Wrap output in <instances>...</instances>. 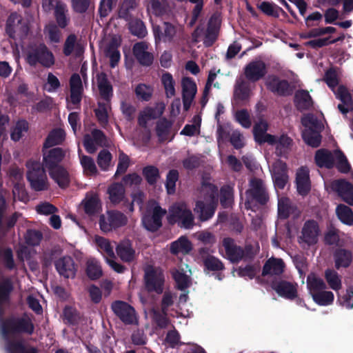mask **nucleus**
<instances>
[{
    "instance_id": "nucleus-1",
    "label": "nucleus",
    "mask_w": 353,
    "mask_h": 353,
    "mask_svg": "<svg viewBox=\"0 0 353 353\" xmlns=\"http://www.w3.org/2000/svg\"><path fill=\"white\" fill-rule=\"evenodd\" d=\"M200 198L195 202L194 212L201 221L211 219L216 208L217 188L212 183L203 182L199 190Z\"/></svg>"
},
{
    "instance_id": "nucleus-2",
    "label": "nucleus",
    "mask_w": 353,
    "mask_h": 353,
    "mask_svg": "<svg viewBox=\"0 0 353 353\" xmlns=\"http://www.w3.org/2000/svg\"><path fill=\"white\" fill-rule=\"evenodd\" d=\"M166 212L157 201H149L141 219L143 227L150 232L158 230L162 225L161 221Z\"/></svg>"
},
{
    "instance_id": "nucleus-3",
    "label": "nucleus",
    "mask_w": 353,
    "mask_h": 353,
    "mask_svg": "<svg viewBox=\"0 0 353 353\" xmlns=\"http://www.w3.org/2000/svg\"><path fill=\"white\" fill-rule=\"evenodd\" d=\"M26 61L30 65L34 66L39 63L45 68H50L55 61L52 52L43 43L30 46Z\"/></svg>"
},
{
    "instance_id": "nucleus-4",
    "label": "nucleus",
    "mask_w": 353,
    "mask_h": 353,
    "mask_svg": "<svg viewBox=\"0 0 353 353\" xmlns=\"http://www.w3.org/2000/svg\"><path fill=\"white\" fill-rule=\"evenodd\" d=\"M169 221L176 223L180 228L191 229L194 225V216L191 210L184 203L174 204L169 210Z\"/></svg>"
},
{
    "instance_id": "nucleus-5",
    "label": "nucleus",
    "mask_w": 353,
    "mask_h": 353,
    "mask_svg": "<svg viewBox=\"0 0 353 353\" xmlns=\"http://www.w3.org/2000/svg\"><path fill=\"white\" fill-rule=\"evenodd\" d=\"M218 31L217 19L212 17L206 28L200 25L194 30L192 34V39L195 43L202 41L205 47H210L216 40Z\"/></svg>"
},
{
    "instance_id": "nucleus-6",
    "label": "nucleus",
    "mask_w": 353,
    "mask_h": 353,
    "mask_svg": "<svg viewBox=\"0 0 353 353\" xmlns=\"http://www.w3.org/2000/svg\"><path fill=\"white\" fill-rule=\"evenodd\" d=\"M28 171L27 178L32 189L35 191H41L48 189V183L45 170L41 163L36 161H30L27 163Z\"/></svg>"
},
{
    "instance_id": "nucleus-7",
    "label": "nucleus",
    "mask_w": 353,
    "mask_h": 353,
    "mask_svg": "<svg viewBox=\"0 0 353 353\" xmlns=\"http://www.w3.org/2000/svg\"><path fill=\"white\" fill-rule=\"evenodd\" d=\"M34 325L27 315L21 317H12L7 319L2 324V332L4 336L13 333H26L32 334L34 332Z\"/></svg>"
},
{
    "instance_id": "nucleus-8",
    "label": "nucleus",
    "mask_w": 353,
    "mask_h": 353,
    "mask_svg": "<svg viewBox=\"0 0 353 353\" xmlns=\"http://www.w3.org/2000/svg\"><path fill=\"white\" fill-rule=\"evenodd\" d=\"M30 27L21 15L11 13L6 22V32L13 39H23L28 34Z\"/></svg>"
},
{
    "instance_id": "nucleus-9",
    "label": "nucleus",
    "mask_w": 353,
    "mask_h": 353,
    "mask_svg": "<svg viewBox=\"0 0 353 353\" xmlns=\"http://www.w3.org/2000/svg\"><path fill=\"white\" fill-rule=\"evenodd\" d=\"M222 244L225 251L226 257L232 263L251 259L254 256V253L251 252V246H246L245 249H243L236 245L231 238H224Z\"/></svg>"
},
{
    "instance_id": "nucleus-10",
    "label": "nucleus",
    "mask_w": 353,
    "mask_h": 353,
    "mask_svg": "<svg viewBox=\"0 0 353 353\" xmlns=\"http://www.w3.org/2000/svg\"><path fill=\"white\" fill-rule=\"evenodd\" d=\"M128 223V217L118 210L108 211L99 218V226L103 232H109L113 230L123 227Z\"/></svg>"
},
{
    "instance_id": "nucleus-11",
    "label": "nucleus",
    "mask_w": 353,
    "mask_h": 353,
    "mask_svg": "<svg viewBox=\"0 0 353 353\" xmlns=\"http://www.w3.org/2000/svg\"><path fill=\"white\" fill-rule=\"evenodd\" d=\"M321 234V231L317 221L314 220L306 221L298 236V243L302 245L310 246L316 244Z\"/></svg>"
},
{
    "instance_id": "nucleus-12",
    "label": "nucleus",
    "mask_w": 353,
    "mask_h": 353,
    "mask_svg": "<svg viewBox=\"0 0 353 353\" xmlns=\"http://www.w3.org/2000/svg\"><path fill=\"white\" fill-rule=\"evenodd\" d=\"M42 6L46 12L54 10V17L60 28H65L70 22L66 5L59 0H43Z\"/></svg>"
},
{
    "instance_id": "nucleus-13",
    "label": "nucleus",
    "mask_w": 353,
    "mask_h": 353,
    "mask_svg": "<svg viewBox=\"0 0 353 353\" xmlns=\"http://www.w3.org/2000/svg\"><path fill=\"white\" fill-rule=\"evenodd\" d=\"M247 201L245 206L248 208L250 200L265 204L269 199L268 194L263 181L257 178H253L250 181V188L246 191Z\"/></svg>"
},
{
    "instance_id": "nucleus-14",
    "label": "nucleus",
    "mask_w": 353,
    "mask_h": 353,
    "mask_svg": "<svg viewBox=\"0 0 353 353\" xmlns=\"http://www.w3.org/2000/svg\"><path fill=\"white\" fill-rule=\"evenodd\" d=\"M144 280L145 288L150 292L161 294L163 290L164 275L159 269L148 266L145 270Z\"/></svg>"
},
{
    "instance_id": "nucleus-15",
    "label": "nucleus",
    "mask_w": 353,
    "mask_h": 353,
    "mask_svg": "<svg viewBox=\"0 0 353 353\" xmlns=\"http://www.w3.org/2000/svg\"><path fill=\"white\" fill-rule=\"evenodd\" d=\"M111 307L114 314L125 324L131 325L137 323L136 312L128 303L116 301L112 303Z\"/></svg>"
},
{
    "instance_id": "nucleus-16",
    "label": "nucleus",
    "mask_w": 353,
    "mask_h": 353,
    "mask_svg": "<svg viewBox=\"0 0 353 353\" xmlns=\"http://www.w3.org/2000/svg\"><path fill=\"white\" fill-rule=\"evenodd\" d=\"M155 34H159V39L165 42H172L180 39L183 35V28L179 25H174L169 22H164L162 28L154 27Z\"/></svg>"
},
{
    "instance_id": "nucleus-17",
    "label": "nucleus",
    "mask_w": 353,
    "mask_h": 353,
    "mask_svg": "<svg viewBox=\"0 0 353 353\" xmlns=\"http://www.w3.org/2000/svg\"><path fill=\"white\" fill-rule=\"evenodd\" d=\"M253 87L243 77H239L234 86L233 99L236 103L244 102L252 95Z\"/></svg>"
},
{
    "instance_id": "nucleus-18",
    "label": "nucleus",
    "mask_w": 353,
    "mask_h": 353,
    "mask_svg": "<svg viewBox=\"0 0 353 353\" xmlns=\"http://www.w3.org/2000/svg\"><path fill=\"white\" fill-rule=\"evenodd\" d=\"M267 73L266 65L261 60L250 62L244 68V74L248 81L256 82Z\"/></svg>"
},
{
    "instance_id": "nucleus-19",
    "label": "nucleus",
    "mask_w": 353,
    "mask_h": 353,
    "mask_svg": "<svg viewBox=\"0 0 353 353\" xmlns=\"http://www.w3.org/2000/svg\"><path fill=\"white\" fill-rule=\"evenodd\" d=\"M268 129V123L263 119H260L259 121L255 123L253 128V134L254 139L257 143L260 144L268 143L270 145L276 143L277 141L276 137L268 134L266 132Z\"/></svg>"
},
{
    "instance_id": "nucleus-20",
    "label": "nucleus",
    "mask_w": 353,
    "mask_h": 353,
    "mask_svg": "<svg viewBox=\"0 0 353 353\" xmlns=\"http://www.w3.org/2000/svg\"><path fill=\"white\" fill-rule=\"evenodd\" d=\"M65 152L60 148H55L43 151V166L47 170L60 167L59 163L65 157Z\"/></svg>"
},
{
    "instance_id": "nucleus-21",
    "label": "nucleus",
    "mask_w": 353,
    "mask_h": 353,
    "mask_svg": "<svg viewBox=\"0 0 353 353\" xmlns=\"http://www.w3.org/2000/svg\"><path fill=\"white\" fill-rule=\"evenodd\" d=\"M181 89L183 108L188 110L196 93V85L190 77H183Z\"/></svg>"
},
{
    "instance_id": "nucleus-22",
    "label": "nucleus",
    "mask_w": 353,
    "mask_h": 353,
    "mask_svg": "<svg viewBox=\"0 0 353 353\" xmlns=\"http://www.w3.org/2000/svg\"><path fill=\"white\" fill-rule=\"evenodd\" d=\"M271 173L274 185L277 188L283 189L288 181L285 163L281 160L276 161L272 166Z\"/></svg>"
},
{
    "instance_id": "nucleus-23",
    "label": "nucleus",
    "mask_w": 353,
    "mask_h": 353,
    "mask_svg": "<svg viewBox=\"0 0 353 353\" xmlns=\"http://www.w3.org/2000/svg\"><path fill=\"white\" fill-rule=\"evenodd\" d=\"M272 289L281 296L293 299L297 296V285L284 280L274 281L272 283Z\"/></svg>"
},
{
    "instance_id": "nucleus-24",
    "label": "nucleus",
    "mask_w": 353,
    "mask_h": 353,
    "mask_svg": "<svg viewBox=\"0 0 353 353\" xmlns=\"http://www.w3.org/2000/svg\"><path fill=\"white\" fill-rule=\"evenodd\" d=\"M268 90L274 94L285 96L292 93V90L286 80L280 79L276 76H269L265 81Z\"/></svg>"
},
{
    "instance_id": "nucleus-25",
    "label": "nucleus",
    "mask_w": 353,
    "mask_h": 353,
    "mask_svg": "<svg viewBox=\"0 0 353 353\" xmlns=\"http://www.w3.org/2000/svg\"><path fill=\"white\" fill-rule=\"evenodd\" d=\"M333 92L336 97L343 103V104L338 105V109L346 116L350 111L353 110V100L351 94L347 88L343 85H339Z\"/></svg>"
},
{
    "instance_id": "nucleus-26",
    "label": "nucleus",
    "mask_w": 353,
    "mask_h": 353,
    "mask_svg": "<svg viewBox=\"0 0 353 353\" xmlns=\"http://www.w3.org/2000/svg\"><path fill=\"white\" fill-rule=\"evenodd\" d=\"M120 43V39L114 36L106 41L103 46L104 54L110 59L112 68H114L120 60V53L118 50Z\"/></svg>"
},
{
    "instance_id": "nucleus-27",
    "label": "nucleus",
    "mask_w": 353,
    "mask_h": 353,
    "mask_svg": "<svg viewBox=\"0 0 353 353\" xmlns=\"http://www.w3.org/2000/svg\"><path fill=\"white\" fill-rule=\"evenodd\" d=\"M106 143L105 136L99 130H93L91 134H85L84 137L83 145L89 153H94L97 146L105 145Z\"/></svg>"
},
{
    "instance_id": "nucleus-28",
    "label": "nucleus",
    "mask_w": 353,
    "mask_h": 353,
    "mask_svg": "<svg viewBox=\"0 0 353 353\" xmlns=\"http://www.w3.org/2000/svg\"><path fill=\"white\" fill-rule=\"evenodd\" d=\"M148 48V43L145 41L135 43L132 48L134 56L143 65L148 66L152 63L154 60V56Z\"/></svg>"
},
{
    "instance_id": "nucleus-29",
    "label": "nucleus",
    "mask_w": 353,
    "mask_h": 353,
    "mask_svg": "<svg viewBox=\"0 0 353 353\" xmlns=\"http://www.w3.org/2000/svg\"><path fill=\"white\" fill-rule=\"evenodd\" d=\"M332 188L342 199L350 205H353V185L345 180L340 179L332 182Z\"/></svg>"
},
{
    "instance_id": "nucleus-30",
    "label": "nucleus",
    "mask_w": 353,
    "mask_h": 353,
    "mask_svg": "<svg viewBox=\"0 0 353 353\" xmlns=\"http://www.w3.org/2000/svg\"><path fill=\"white\" fill-rule=\"evenodd\" d=\"M191 270L187 264L181 265L178 269L172 270V276L179 290L188 288L191 283Z\"/></svg>"
},
{
    "instance_id": "nucleus-31",
    "label": "nucleus",
    "mask_w": 353,
    "mask_h": 353,
    "mask_svg": "<svg viewBox=\"0 0 353 353\" xmlns=\"http://www.w3.org/2000/svg\"><path fill=\"white\" fill-rule=\"evenodd\" d=\"M295 182L299 194L305 196L309 193L311 189V182L309 170L306 167H301L297 170Z\"/></svg>"
},
{
    "instance_id": "nucleus-32",
    "label": "nucleus",
    "mask_w": 353,
    "mask_h": 353,
    "mask_svg": "<svg viewBox=\"0 0 353 353\" xmlns=\"http://www.w3.org/2000/svg\"><path fill=\"white\" fill-rule=\"evenodd\" d=\"M165 110V104L157 103L154 107H149L141 111L139 116V124L145 128L149 121L159 118L162 115Z\"/></svg>"
},
{
    "instance_id": "nucleus-33",
    "label": "nucleus",
    "mask_w": 353,
    "mask_h": 353,
    "mask_svg": "<svg viewBox=\"0 0 353 353\" xmlns=\"http://www.w3.org/2000/svg\"><path fill=\"white\" fill-rule=\"evenodd\" d=\"M55 267L60 275L73 278L76 273L74 261L70 256H63L55 261Z\"/></svg>"
},
{
    "instance_id": "nucleus-34",
    "label": "nucleus",
    "mask_w": 353,
    "mask_h": 353,
    "mask_svg": "<svg viewBox=\"0 0 353 353\" xmlns=\"http://www.w3.org/2000/svg\"><path fill=\"white\" fill-rule=\"evenodd\" d=\"M285 265L281 259L271 257L265 263L263 270V276H279L283 272Z\"/></svg>"
},
{
    "instance_id": "nucleus-35",
    "label": "nucleus",
    "mask_w": 353,
    "mask_h": 353,
    "mask_svg": "<svg viewBox=\"0 0 353 353\" xmlns=\"http://www.w3.org/2000/svg\"><path fill=\"white\" fill-rule=\"evenodd\" d=\"M50 176L61 188H66L70 181V177L68 172L63 166L48 170Z\"/></svg>"
},
{
    "instance_id": "nucleus-36",
    "label": "nucleus",
    "mask_w": 353,
    "mask_h": 353,
    "mask_svg": "<svg viewBox=\"0 0 353 353\" xmlns=\"http://www.w3.org/2000/svg\"><path fill=\"white\" fill-rule=\"evenodd\" d=\"M70 101L74 104H78L81 100L83 90L82 81L78 74H74L70 77Z\"/></svg>"
},
{
    "instance_id": "nucleus-37",
    "label": "nucleus",
    "mask_w": 353,
    "mask_h": 353,
    "mask_svg": "<svg viewBox=\"0 0 353 353\" xmlns=\"http://www.w3.org/2000/svg\"><path fill=\"white\" fill-rule=\"evenodd\" d=\"M97 85L101 97L106 101H109L112 96V86L108 81L107 75L101 72L97 74Z\"/></svg>"
},
{
    "instance_id": "nucleus-38",
    "label": "nucleus",
    "mask_w": 353,
    "mask_h": 353,
    "mask_svg": "<svg viewBox=\"0 0 353 353\" xmlns=\"http://www.w3.org/2000/svg\"><path fill=\"white\" fill-rule=\"evenodd\" d=\"M117 255L125 262H130L135 258V250L133 249L130 240L120 242L116 248Z\"/></svg>"
},
{
    "instance_id": "nucleus-39",
    "label": "nucleus",
    "mask_w": 353,
    "mask_h": 353,
    "mask_svg": "<svg viewBox=\"0 0 353 353\" xmlns=\"http://www.w3.org/2000/svg\"><path fill=\"white\" fill-rule=\"evenodd\" d=\"M83 204L85 213L89 215L98 213L101 210V203L98 194L95 193L88 194Z\"/></svg>"
},
{
    "instance_id": "nucleus-40",
    "label": "nucleus",
    "mask_w": 353,
    "mask_h": 353,
    "mask_svg": "<svg viewBox=\"0 0 353 353\" xmlns=\"http://www.w3.org/2000/svg\"><path fill=\"white\" fill-rule=\"evenodd\" d=\"M107 192L110 202L114 205L120 203L125 196V190L121 183H113L108 188Z\"/></svg>"
},
{
    "instance_id": "nucleus-41",
    "label": "nucleus",
    "mask_w": 353,
    "mask_h": 353,
    "mask_svg": "<svg viewBox=\"0 0 353 353\" xmlns=\"http://www.w3.org/2000/svg\"><path fill=\"white\" fill-rule=\"evenodd\" d=\"M335 268L339 270L341 268L349 267L352 261L351 251L345 249H339L334 254Z\"/></svg>"
},
{
    "instance_id": "nucleus-42",
    "label": "nucleus",
    "mask_w": 353,
    "mask_h": 353,
    "mask_svg": "<svg viewBox=\"0 0 353 353\" xmlns=\"http://www.w3.org/2000/svg\"><path fill=\"white\" fill-rule=\"evenodd\" d=\"M294 103L299 110H308L313 105V101L307 90H299L295 92Z\"/></svg>"
},
{
    "instance_id": "nucleus-43",
    "label": "nucleus",
    "mask_w": 353,
    "mask_h": 353,
    "mask_svg": "<svg viewBox=\"0 0 353 353\" xmlns=\"http://www.w3.org/2000/svg\"><path fill=\"white\" fill-rule=\"evenodd\" d=\"M315 161L319 167L331 168L335 162V152L332 153L326 150H319L316 152Z\"/></svg>"
},
{
    "instance_id": "nucleus-44",
    "label": "nucleus",
    "mask_w": 353,
    "mask_h": 353,
    "mask_svg": "<svg viewBox=\"0 0 353 353\" xmlns=\"http://www.w3.org/2000/svg\"><path fill=\"white\" fill-rule=\"evenodd\" d=\"M279 216L281 219H287L290 214H294L298 216L299 212H296V208L292 205L290 200L286 197L279 199L278 203Z\"/></svg>"
},
{
    "instance_id": "nucleus-45",
    "label": "nucleus",
    "mask_w": 353,
    "mask_h": 353,
    "mask_svg": "<svg viewBox=\"0 0 353 353\" xmlns=\"http://www.w3.org/2000/svg\"><path fill=\"white\" fill-rule=\"evenodd\" d=\"M191 250L192 243L185 236H181L170 245V251L174 254H187Z\"/></svg>"
},
{
    "instance_id": "nucleus-46",
    "label": "nucleus",
    "mask_w": 353,
    "mask_h": 353,
    "mask_svg": "<svg viewBox=\"0 0 353 353\" xmlns=\"http://www.w3.org/2000/svg\"><path fill=\"white\" fill-rule=\"evenodd\" d=\"M145 6L148 13L156 16L163 15L167 11V0H145Z\"/></svg>"
},
{
    "instance_id": "nucleus-47",
    "label": "nucleus",
    "mask_w": 353,
    "mask_h": 353,
    "mask_svg": "<svg viewBox=\"0 0 353 353\" xmlns=\"http://www.w3.org/2000/svg\"><path fill=\"white\" fill-rule=\"evenodd\" d=\"M161 81L163 86L165 96L168 98H172L176 94V82L172 75L169 72H164L161 77Z\"/></svg>"
},
{
    "instance_id": "nucleus-48",
    "label": "nucleus",
    "mask_w": 353,
    "mask_h": 353,
    "mask_svg": "<svg viewBox=\"0 0 353 353\" xmlns=\"http://www.w3.org/2000/svg\"><path fill=\"white\" fill-rule=\"evenodd\" d=\"M65 134L61 129H54L48 135L43 144L45 149L61 144L65 139Z\"/></svg>"
},
{
    "instance_id": "nucleus-49",
    "label": "nucleus",
    "mask_w": 353,
    "mask_h": 353,
    "mask_svg": "<svg viewBox=\"0 0 353 353\" xmlns=\"http://www.w3.org/2000/svg\"><path fill=\"white\" fill-rule=\"evenodd\" d=\"M137 7L136 0H123L119 10V17L126 21H130L132 16V12Z\"/></svg>"
},
{
    "instance_id": "nucleus-50",
    "label": "nucleus",
    "mask_w": 353,
    "mask_h": 353,
    "mask_svg": "<svg viewBox=\"0 0 353 353\" xmlns=\"http://www.w3.org/2000/svg\"><path fill=\"white\" fill-rule=\"evenodd\" d=\"M307 287L311 295L316 292L325 290L326 285L322 279L314 273H310L307 278Z\"/></svg>"
},
{
    "instance_id": "nucleus-51",
    "label": "nucleus",
    "mask_w": 353,
    "mask_h": 353,
    "mask_svg": "<svg viewBox=\"0 0 353 353\" xmlns=\"http://www.w3.org/2000/svg\"><path fill=\"white\" fill-rule=\"evenodd\" d=\"M45 37L50 43H59L61 41V32L59 27L53 22L48 23L43 29Z\"/></svg>"
},
{
    "instance_id": "nucleus-52",
    "label": "nucleus",
    "mask_w": 353,
    "mask_h": 353,
    "mask_svg": "<svg viewBox=\"0 0 353 353\" xmlns=\"http://www.w3.org/2000/svg\"><path fill=\"white\" fill-rule=\"evenodd\" d=\"M325 279L330 288L334 291H338L342 288L341 276L334 270L327 269L325 271Z\"/></svg>"
},
{
    "instance_id": "nucleus-53",
    "label": "nucleus",
    "mask_w": 353,
    "mask_h": 353,
    "mask_svg": "<svg viewBox=\"0 0 353 353\" xmlns=\"http://www.w3.org/2000/svg\"><path fill=\"white\" fill-rule=\"evenodd\" d=\"M336 213L339 220L344 224H353V212L349 207L340 204L336 208Z\"/></svg>"
},
{
    "instance_id": "nucleus-54",
    "label": "nucleus",
    "mask_w": 353,
    "mask_h": 353,
    "mask_svg": "<svg viewBox=\"0 0 353 353\" xmlns=\"http://www.w3.org/2000/svg\"><path fill=\"white\" fill-rule=\"evenodd\" d=\"M86 273L88 276L95 280L99 279L103 274L99 263L94 259H90L86 263Z\"/></svg>"
},
{
    "instance_id": "nucleus-55",
    "label": "nucleus",
    "mask_w": 353,
    "mask_h": 353,
    "mask_svg": "<svg viewBox=\"0 0 353 353\" xmlns=\"http://www.w3.org/2000/svg\"><path fill=\"white\" fill-rule=\"evenodd\" d=\"M95 242L106 259L108 258H115L113 246L111 245L108 239L101 236H96Z\"/></svg>"
},
{
    "instance_id": "nucleus-56",
    "label": "nucleus",
    "mask_w": 353,
    "mask_h": 353,
    "mask_svg": "<svg viewBox=\"0 0 353 353\" xmlns=\"http://www.w3.org/2000/svg\"><path fill=\"white\" fill-rule=\"evenodd\" d=\"M303 138L307 145L313 148H317L319 146L321 141L320 134L318 132L313 130L312 128L305 129L303 132Z\"/></svg>"
},
{
    "instance_id": "nucleus-57",
    "label": "nucleus",
    "mask_w": 353,
    "mask_h": 353,
    "mask_svg": "<svg viewBox=\"0 0 353 353\" xmlns=\"http://www.w3.org/2000/svg\"><path fill=\"white\" fill-rule=\"evenodd\" d=\"M315 303L320 305H328L334 301V294L330 291L320 290L312 295Z\"/></svg>"
},
{
    "instance_id": "nucleus-58",
    "label": "nucleus",
    "mask_w": 353,
    "mask_h": 353,
    "mask_svg": "<svg viewBox=\"0 0 353 353\" xmlns=\"http://www.w3.org/2000/svg\"><path fill=\"white\" fill-rule=\"evenodd\" d=\"M277 141L276 143V153L279 156L285 154L291 148L292 140L286 135H281L280 137H276Z\"/></svg>"
},
{
    "instance_id": "nucleus-59",
    "label": "nucleus",
    "mask_w": 353,
    "mask_h": 353,
    "mask_svg": "<svg viewBox=\"0 0 353 353\" xmlns=\"http://www.w3.org/2000/svg\"><path fill=\"white\" fill-rule=\"evenodd\" d=\"M202 259L205 267L212 271L221 270L224 268L223 263L212 255L202 254Z\"/></svg>"
},
{
    "instance_id": "nucleus-60",
    "label": "nucleus",
    "mask_w": 353,
    "mask_h": 353,
    "mask_svg": "<svg viewBox=\"0 0 353 353\" xmlns=\"http://www.w3.org/2000/svg\"><path fill=\"white\" fill-rule=\"evenodd\" d=\"M130 32L138 37L143 38L147 34V30L143 22L139 19L132 20L129 23Z\"/></svg>"
},
{
    "instance_id": "nucleus-61",
    "label": "nucleus",
    "mask_w": 353,
    "mask_h": 353,
    "mask_svg": "<svg viewBox=\"0 0 353 353\" xmlns=\"http://www.w3.org/2000/svg\"><path fill=\"white\" fill-rule=\"evenodd\" d=\"M110 107L108 103L99 102L97 108L95 109V114L99 122L102 126H105L108 123V110Z\"/></svg>"
},
{
    "instance_id": "nucleus-62",
    "label": "nucleus",
    "mask_w": 353,
    "mask_h": 353,
    "mask_svg": "<svg viewBox=\"0 0 353 353\" xmlns=\"http://www.w3.org/2000/svg\"><path fill=\"white\" fill-rule=\"evenodd\" d=\"M142 173L150 185L155 184L160 176L159 169L153 165L143 168Z\"/></svg>"
},
{
    "instance_id": "nucleus-63",
    "label": "nucleus",
    "mask_w": 353,
    "mask_h": 353,
    "mask_svg": "<svg viewBox=\"0 0 353 353\" xmlns=\"http://www.w3.org/2000/svg\"><path fill=\"white\" fill-rule=\"evenodd\" d=\"M80 162L85 174L93 175L97 173L96 165L91 157L83 155L80 158Z\"/></svg>"
},
{
    "instance_id": "nucleus-64",
    "label": "nucleus",
    "mask_w": 353,
    "mask_h": 353,
    "mask_svg": "<svg viewBox=\"0 0 353 353\" xmlns=\"http://www.w3.org/2000/svg\"><path fill=\"white\" fill-rule=\"evenodd\" d=\"M153 89L150 85L141 83L135 88V93L138 99L149 101L152 95Z\"/></svg>"
}]
</instances>
